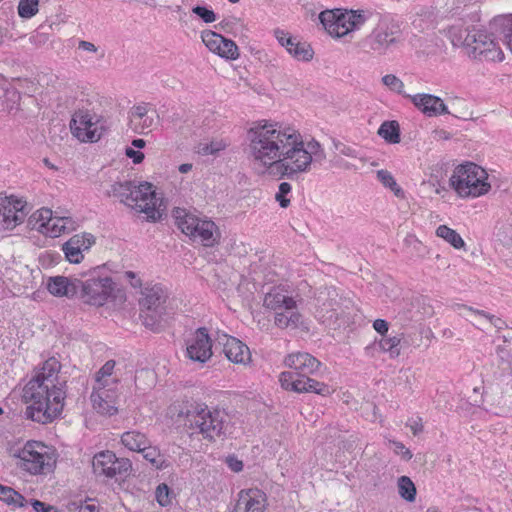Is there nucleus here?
Here are the masks:
<instances>
[{
    "label": "nucleus",
    "instance_id": "obj_1",
    "mask_svg": "<svg viewBox=\"0 0 512 512\" xmlns=\"http://www.w3.org/2000/svg\"><path fill=\"white\" fill-rule=\"evenodd\" d=\"M247 139L248 158L255 166L263 170L273 168L288 179L307 173L313 162L326 158L318 141L305 143L298 130L279 123H256L248 130Z\"/></svg>",
    "mask_w": 512,
    "mask_h": 512
},
{
    "label": "nucleus",
    "instance_id": "obj_2",
    "mask_svg": "<svg viewBox=\"0 0 512 512\" xmlns=\"http://www.w3.org/2000/svg\"><path fill=\"white\" fill-rule=\"evenodd\" d=\"M60 370V362L51 357L25 385L23 398L29 404L25 410L27 419L47 424L60 416L66 398V380L59 376Z\"/></svg>",
    "mask_w": 512,
    "mask_h": 512
},
{
    "label": "nucleus",
    "instance_id": "obj_3",
    "mask_svg": "<svg viewBox=\"0 0 512 512\" xmlns=\"http://www.w3.org/2000/svg\"><path fill=\"white\" fill-rule=\"evenodd\" d=\"M108 196L116 197L121 203L146 215V220L156 222L165 215L167 205L153 189V185L142 182L136 186L131 181L115 182L107 191Z\"/></svg>",
    "mask_w": 512,
    "mask_h": 512
},
{
    "label": "nucleus",
    "instance_id": "obj_4",
    "mask_svg": "<svg viewBox=\"0 0 512 512\" xmlns=\"http://www.w3.org/2000/svg\"><path fill=\"white\" fill-rule=\"evenodd\" d=\"M285 363L292 371L282 372L279 381L285 390L297 393H316L322 396L330 395L333 389L322 382L309 377L316 372L321 363L309 353H293L286 357Z\"/></svg>",
    "mask_w": 512,
    "mask_h": 512
},
{
    "label": "nucleus",
    "instance_id": "obj_5",
    "mask_svg": "<svg viewBox=\"0 0 512 512\" xmlns=\"http://www.w3.org/2000/svg\"><path fill=\"white\" fill-rule=\"evenodd\" d=\"M177 413L192 433L201 434L206 440L215 441L228 431V416L218 409L210 410L206 405L186 402L179 405Z\"/></svg>",
    "mask_w": 512,
    "mask_h": 512
},
{
    "label": "nucleus",
    "instance_id": "obj_6",
    "mask_svg": "<svg viewBox=\"0 0 512 512\" xmlns=\"http://www.w3.org/2000/svg\"><path fill=\"white\" fill-rule=\"evenodd\" d=\"M316 317L326 327L336 330L350 320L352 299L341 296L335 287L321 289L317 296Z\"/></svg>",
    "mask_w": 512,
    "mask_h": 512
},
{
    "label": "nucleus",
    "instance_id": "obj_7",
    "mask_svg": "<svg viewBox=\"0 0 512 512\" xmlns=\"http://www.w3.org/2000/svg\"><path fill=\"white\" fill-rule=\"evenodd\" d=\"M487 172L479 165L468 162L459 165L450 178V184L461 197H479L491 188Z\"/></svg>",
    "mask_w": 512,
    "mask_h": 512
},
{
    "label": "nucleus",
    "instance_id": "obj_8",
    "mask_svg": "<svg viewBox=\"0 0 512 512\" xmlns=\"http://www.w3.org/2000/svg\"><path fill=\"white\" fill-rule=\"evenodd\" d=\"M167 298L168 294L161 285H153L143 290L140 299V316L145 327L154 331L159 330L166 315Z\"/></svg>",
    "mask_w": 512,
    "mask_h": 512
},
{
    "label": "nucleus",
    "instance_id": "obj_9",
    "mask_svg": "<svg viewBox=\"0 0 512 512\" xmlns=\"http://www.w3.org/2000/svg\"><path fill=\"white\" fill-rule=\"evenodd\" d=\"M175 220L178 228L195 241H200L206 247L217 243V226L211 220H202L183 209H176Z\"/></svg>",
    "mask_w": 512,
    "mask_h": 512
},
{
    "label": "nucleus",
    "instance_id": "obj_10",
    "mask_svg": "<svg viewBox=\"0 0 512 512\" xmlns=\"http://www.w3.org/2000/svg\"><path fill=\"white\" fill-rule=\"evenodd\" d=\"M48 447L39 441H28L14 454L20 460L19 466L30 474L50 472L55 459Z\"/></svg>",
    "mask_w": 512,
    "mask_h": 512
},
{
    "label": "nucleus",
    "instance_id": "obj_11",
    "mask_svg": "<svg viewBox=\"0 0 512 512\" xmlns=\"http://www.w3.org/2000/svg\"><path fill=\"white\" fill-rule=\"evenodd\" d=\"M95 273L84 281L80 280L77 297L86 304L102 306L111 296L114 283L110 277L96 276Z\"/></svg>",
    "mask_w": 512,
    "mask_h": 512
},
{
    "label": "nucleus",
    "instance_id": "obj_12",
    "mask_svg": "<svg viewBox=\"0 0 512 512\" xmlns=\"http://www.w3.org/2000/svg\"><path fill=\"white\" fill-rule=\"evenodd\" d=\"M401 32L395 25L380 22L365 38L364 46L378 55H384L393 45L401 41Z\"/></svg>",
    "mask_w": 512,
    "mask_h": 512
},
{
    "label": "nucleus",
    "instance_id": "obj_13",
    "mask_svg": "<svg viewBox=\"0 0 512 512\" xmlns=\"http://www.w3.org/2000/svg\"><path fill=\"white\" fill-rule=\"evenodd\" d=\"M464 44L472 47V53L475 58L483 56L485 59L492 61H502L504 59L503 52L496 46L493 39L484 32H468L464 39Z\"/></svg>",
    "mask_w": 512,
    "mask_h": 512
},
{
    "label": "nucleus",
    "instance_id": "obj_14",
    "mask_svg": "<svg viewBox=\"0 0 512 512\" xmlns=\"http://www.w3.org/2000/svg\"><path fill=\"white\" fill-rule=\"evenodd\" d=\"M92 120L93 117L88 111H76L70 122V129L72 134L83 142L98 141L102 136V128H99L98 123L93 122Z\"/></svg>",
    "mask_w": 512,
    "mask_h": 512
},
{
    "label": "nucleus",
    "instance_id": "obj_15",
    "mask_svg": "<svg viewBox=\"0 0 512 512\" xmlns=\"http://www.w3.org/2000/svg\"><path fill=\"white\" fill-rule=\"evenodd\" d=\"M212 340L206 328H199L187 341V357L198 363L207 362L212 356Z\"/></svg>",
    "mask_w": 512,
    "mask_h": 512
},
{
    "label": "nucleus",
    "instance_id": "obj_16",
    "mask_svg": "<svg viewBox=\"0 0 512 512\" xmlns=\"http://www.w3.org/2000/svg\"><path fill=\"white\" fill-rule=\"evenodd\" d=\"M26 202L13 196L0 198V218L6 229L22 223L27 215Z\"/></svg>",
    "mask_w": 512,
    "mask_h": 512
},
{
    "label": "nucleus",
    "instance_id": "obj_17",
    "mask_svg": "<svg viewBox=\"0 0 512 512\" xmlns=\"http://www.w3.org/2000/svg\"><path fill=\"white\" fill-rule=\"evenodd\" d=\"M267 505L266 494L257 488L242 490L233 512H265Z\"/></svg>",
    "mask_w": 512,
    "mask_h": 512
},
{
    "label": "nucleus",
    "instance_id": "obj_18",
    "mask_svg": "<svg viewBox=\"0 0 512 512\" xmlns=\"http://www.w3.org/2000/svg\"><path fill=\"white\" fill-rule=\"evenodd\" d=\"M274 35L279 44L287 50V52L299 61H309L313 58V49L306 42L297 41L288 32L280 29L274 31Z\"/></svg>",
    "mask_w": 512,
    "mask_h": 512
},
{
    "label": "nucleus",
    "instance_id": "obj_19",
    "mask_svg": "<svg viewBox=\"0 0 512 512\" xmlns=\"http://www.w3.org/2000/svg\"><path fill=\"white\" fill-rule=\"evenodd\" d=\"M319 20L331 36L339 38L349 33L346 11L325 10L319 14Z\"/></svg>",
    "mask_w": 512,
    "mask_h": 512
},
{
    "label": "nucleus",
    "instance_id": "obj_20",
    "mask_svg": "<svg viewBox=\"0 0 512 512\" xmlns=\"http://www.w3.org/2000/svg\"><path fill=\"white\" fill-rule=\"evenodd\" d=\"M94 243L93 235L76 234L63 244L62 250L70 263L78 264L83 259V251L88 250Z\"/></svg>",
    "mask_w": 512,
    "mask_h": 512
},
{
    "label": "nucleus",
    "instance_id": "obj_21",
    "mask_svg": "<svg viewBox=\"0 0 512 512\" xmlns=\"http://www.w3.org/2000/svg\"><path fill=\"white\" fill-rule=\"evenodd\" d=\"M412 103L426 116L435 117L442 114H449L447 106L443 100L432 94L408 95Z\"/></svg>",
    "mask_w": 512,
    "mask_h": 512
},
{
    "label": "nucleus",
    "instance_id": "obj_22",
    "mask_svg": "<svg viewBox=\"0 0 512 512\" xmlns=\"http://www.w3.org/2000/svg\"><path fill=\"white\" fill-rule=\"evenodd\" d=\"M80 279L65 276L50 277L47 282L48 291L56 297L72 298L78 295Z\"/></svg>",
    "mask_w": 512,
    "mask_h": 512
},
{
    "label": "nucleus",
    "instance_id": "obj_23",
    "mask_svg": "<svg viewBox=\"0 0 512 512\" xmlns=\"http://www.w3.org/2000/svg\"><path fill=\"white\" fill-rule=\"evenodd\" d=\"M223 352L231 362L237 364H247L251 359L249 348L235 337L227 338Z\"/></svg>",
    "mask_w": 512,
    "mask_h": 512
},
{
    "label": "nucleus",
    "instance_id": "obj_24",
    "mask_svg": "<svg viewBox=\"0 0 512 512\" xmlns=\"http://www.w3.org/2000/svg\"><path fill=\"white\" fill-rule=\"evenodd\" d=\"M109 387L94 386L91 394V401L93 408L100 414L114 415L117 412L115 401L113 399H106Z\"/></svg>",
    "mask_w": 512,
    "mask_h": 512
},
{
    "label": "nucleus",
    "instance_id": "obj_25",
    "mask_svg": "<svg viewBox=\"0 0 512 512\" xmlns=\"http://www.w3.org/2000/svg\"><path fill=\"white\" fill-rule=\"evenodd\" d=\"M301 319L302 315L299 313L297 304L295 303V306L283 308V310L275 312L274 324L281 329H295L299 326Z\"/></svg>",
    "mask_w": 512,
    "mask_h": 512
},
{
    "label": "nucleus",
    "instance_id": "obj_26",
    "mask_svg": "<svg viewBox=\"0 0 512 512\" xmlns=\"http://www.w3.org/2000/svg\"><path fill=\"white\" fill-rule=\"evenodd\" d=\"M263 304L266 308L278 312V310H283V308L295 306V300L283 292L274 289L265 295Z\"/></svg>",
    "mask_w": 512,
    "mask_h": 512
},
{
    "label": "nucleus",
    "instance_id": "obj_27",
    "mask_svg": "<svg viewBox=\"0 0 512 512\" xmlns=\"http://www.w3.org/2000/svg\"><path fill=\"white\" fill-rule=\"evenodd\" d=\"M121 443L131 451L140 452L149 445V439L144 433L133 430L122 434Z\"/></svg>",
    "mask_w": 512,
    "mask_h": 512
},
{
    "label": "nucleus",
    "instance_id": "obj_28",
    "mask_svg": "<svg viewBox=\"0 0 512 512\" xmlns=\"http://www.w3.org/2000/svg\"><path fill=\"white\" fill-rule=\"evenodd\" d=\"M115 463V454L111 451H102L93 458L92 467L97 475L108 477L112 465Z\"/></svg>",
    "mask_w": 512,
    "mask_h": 512
},
{
    "label": "nucleus",
    "instance_id": "obj_29",
    "mask_svg": "<svg viewBox=\"0 0 512 512\" xmlns=\"http://www.w3.org/2000/svg\"><path fill=\"white\" fill-rule=\"evenodd\" d=\"M115 361L108 360L97 372L96 374V384L95 386H105L109 387L112 384H117L119 382V378L115 373V377L111 378L114 373Z\"/></svg>",
    "mask_w": 512,
    "mask_h": 512
},
{
    "label": "nucleus",
    "instance_id": "obj_30",
    "mask_svg": "<svg viewBox=\"0 0 512 512\" xmlns=\"http://www.w3.org/2000/svg\"><path fill=\"white\" fill-rule=\"evenodd\" d=\"M378 134L390 144H397L401 141L400 126L395 120L383 122L378 130Z\"/></svg>",
    "mask_w": 512,
    "mask_h": 512
},
{
    "label": "nucleus",
    "instance_id": "obj_31",
    "mask_svg": "<svg viewBox=\"0 0 512 512\" xmlns=\"http://www.w3.org/2000/svg\"><path fill=\"white\" fill-rule=\"evenodd\" d=\"M139 453H142L144 459L149 461L152 466L158 470L166 469L169 466L165 457L160 453V450L155 446H151L150 443Z\"/></svg>",
    "mask_w": 512,
    "mask_h": 512
},
{
    "label": "nucleus",
    "instance_id": "obj_32",
    "mask_svg": "<svg viewBox=\"0 0 512 512\" xmlns=\"http://www.w3.org/2000/svg\"><path fill=\"white\" fill-rule=\"evenodd\" d=\"M436 235L447 241L455 249H461L465 246V242L460 234L446 225H440L436 229Z\"/></svg>",
    "mask_w": 512,
    "mask_h": 512
},
{
    "label": "nucleus",
    "instance_id": "obj_33",
    "mask_svg": "<svg viewBox=\"0 0 512 512\" xmlns=\"http://www.w3.org/2000/svg\"><path fill=\"white\" fill-rule=\"evenodd\" d=\"M399 495L408 502H413L416 498V487L408 476H401L397 481Z\"/></svg>",
    "mask_w": 512,
    "mask_h": 512
},
{
    "label": "nucleus",
    "instance_id": "obj_34",
    "mask_svg": "<svg viewBox=\"0 0 512 512\" xmlns=\"http://www.w3.org/2000/svg\"><path fill=\"white\" fill-rule=\"evenodd\" d=\"M0 500L14 507H23L25 498L12 487L0 484Z\"/></svg>",
    "mask_w": 512,
    "mask_h": 512
},
{
    "label": "nucleus",
    "instance_id": "obj_35",
    "mask_svg": "<svg viewBox=\"0 0 512 512\" xmlns=\"http://www.w3.org/2000/svg\"><path fill=\"white\" fill-rule=\"evenodd\" d=\"M373 15H370L364 10H346V18L348 23L349 32L355 29H359L368 19Z\"/></svg>",
    "mask_w": 512,
    "mask_h": 512
},
{
    "label": "nucleus",
    "instance_id": "obj_36",
    "mask_svg": "<svg viewBox=\"0 0 512 512\" xmlns=\"http://www.w3.org/2000/svg\"><path fill=\"white\" fill-rule=\"evenodd\" d=\"M53 217L54 216L52 210L48 208H41L30 216L29 223L32 224L33 222H35L34 226L36 224H39L37 229L42 231L43 229H46V226L48 224H51V221H53Z\"/></svg>",
    "mask_w": 512,
    "mask_h": 512
},
{
    "label": "nucleus",
    "instance_id": "obj_37",
    "mask_svg": "<svg viewBox=\"0 0 512 512\" xmlns=\"http://www.w3.org/2000/svg\"><path fill=\"white\" fill-rule=\"evenodd\" d=\"M378 180L387 188H389L397 197H403L404 192L401 187L396 183L393 175L387 170L377 171Z\"/></svg>",
    "mask_w": 512,
    "mask_h": 512
},
{
    "label": "nucleus",
    "instance_id": "obj_38",
    "mask_svg": "<svg viewBox=\"0 0 512 512\" xmlns=\"http://www.w3.org/2000/svg\"><path fill=\"white\" fill-rule=\"evenodd\" d=\"M111 470L109 471L108 478L116 476L125 477L129 474L132 464L127 458H117L115 456V463H113Z\"/></svg>",
    "mask_w": 512,
    "mask_h": 512
},
{
    "label": "nucleus",
    "instance_id": "obj_39",
    "mask_svg": "<svg viewBox=\"0 0 512 512\" xmlns=\"http://www.w3.org/2000/svg\"><path fill=\"white\" fill-rule=\"evenodd\" d=\"M216 54L222 58L235 60L239 57L238 47L234 41L230 39H226L223 37V42L221 43L219 50L216 51Z\"/></svg>",
    "mask_w": 512,
    "mask_h": 512
},
{
    "label": "nucleus",
    "instance_id": "obj_40",
    "mask_svg": "<svg viewBox=\"0 0 512 512\" xmlns=\"http://www.w3.org/2000/svg\"><path fill=\"white\" fill-rule=\"evenodd\" d=\"M201 38L206 47L213 53L219 50L223 42V36L211 30L203 31Z\"/></svg>",
    "mask_w": 512,
    "mask_h": 512
},
{
    "label": "nucleus",
    "instance_id": "obj_41",
    "mask_svg": "<svg viewBox=\"0 0 512 512\" xmlns=\"http://www.w3.org/2000/svg\"><path fill=\"white\" fill-rule=\"evenodd\" d=\"M226 147L227 143L225 141L213 140L209 143H199L197 146V152L201 155H215Z\"/></svg>",
    "mask_w": 512,
    "mask_h": 512
},
{
    "label": "nucleus",
    "instance_id": "obj_42",
    "mask_svg": "<svg viewBox=\"0 0 512 512\" xmlns=\"http://www.w3.org/2000/svg\"><path fill=\"white\" fill-rule=\"evenodd\" d=\"M71 222L70 217H53L51 224L46 226V232H49L51 237H58L62 232H65L66 225Z\"/></svg>",
    "mask_w": 512,
    "mask_h": 512
},
{
    "label": "nucleus",
    "instance_id": "obj_43",
    "mask_svg": "<svg viewBox=\"0 0 512 512\" xmlns=\"http://www.w3.org/2000/svg\"><path fill=\"white\" fill-rule=\"evenodd\" d=\"M38 6V0H20L18 14L22 18L29 19L38 13Z\"/></svg>",
    "mask_w": 512,
    "mask_h": 512
},
{
    "label": "nucleus",
    "instance_id": "obj_44",
    "mask_svg": "<svg viewBox=\"0 0 512 512\" xmlns=\"http://www.w3.org/2000/svg\"><path fill=\"white\" fill-rule=\"evenodd\" d=\"M400 341V338L397 336L382 338L379 346L383 351L389 352L391 357H397L400 355Z\"/></svg>",
    "mask_w": 512,
    "mask_h": 512
},
{
    "label": "nucleus",
    "instance_id": "obj_45",
    "mask_svg": "<svg viewBox=\"0 0 512 512\" xmlns=\"http://www.w3.org/2000/svg\"><path fill=\"white\" fill-rule=\"evenodd\" d=\"M382 83L393 92H397L398 94L404 93L403 81L393 74L383 76Z\"/></svg>",
    "mask_w": 512,
    "mask_h": 512
},
{
    "label": "nucleus",
    "instance_id": "obj_46",
    "mask_svg": "<svg viewBox=\"0 0 512 512\" xmlns=\"http://www.w3.org/2000/svg\"><path fill=\"white\" fill-rule=\"evenodd\" d=\"M461 308H463L464 310H467L471 313H473L474 315L476 316H481V317H484L485 319H487L494 327L500 329L502 328V325L504 324V322L500 319V318H497L496 316L494 315H491V314H488L486 313L485 311L483 310H477V309H473L472 307H468V306H461Z\"/></svg>",
    "mask_w": 512,
    "mask_h": 512
},
{
    "label": "nucleus",
    "instance_id": "obj_47",
    "mask_svg": "<svg viewBox=\"0 0 512 512\" xmlns=\"http://www.w3.org/2000/svg\"><path fill=\"white\" fill-rule=\"evenodd\" d=\"M291 191V185L287 182H282L279 185L278 192L276 193V200L279 202L280 207L287 208L290 204V199H288L286 196Z\"/></svg>",
    "mask_w": 512,
    "mask_h": 512
},
{
    "label": "nucleus",
    "instance_id": "obj_48",
    "mask_svg": "<svg viewBox=\"0 0 512 512\" xmlns=\"http://www.w3.org/2000/svg\"><path fill=\"white\" fill-rule=\"evenodd\" d=\"M156 112L152 111L151 115L147 114L143 119H140L138 123L133 124V130L136 133H143L145 129H150L154 125Z\"/></svg>",
    "mask_w": 512,
    "mask_h": 512
},
{
    "label": "nucleus",
    "instance_id": "obj_49",
    "mask_svg": "<svg viewBox=\"0 0 512 512\" xmlns=\"http://www.w3.org/2000/svg\"><path fill=\"white\" fill-rule=\"evenodd\" d=\"M192 12L200 17L205 23H212L217 19L214 11L205 6H195L192 8Z\"/></svg>",
    "mask_w": 512,
    "mask_h": 512
},
{
    "label": "nucleus",
    "instance_id": "obj_50",
    "mask_svg": "<svg viewBox=\"0 0 512 512\" xmlns=\"http://www.w3.org/2000/svg\"><path fill=\"white\" fill-rule=\"evenodd\" d=\"M389 443L394 446V452L397 455H400L405 461H409L412 459V452L408 448H406L402 442L390 440Z\"/></svg>",
    "mask_w": 512,
    "mask_h": 512
},
{
    "label": "nucleus",
    "instance_id": "obj_51",
    "mask_svg": "<svg viewBox=\"0 0 512 512\" xmlns=\"http://www.w3.org/2000/svg\"><path fill=\"white\" fill-rule=\"evenodd\" d=\"M503 42L512 51V15L506 20L503 25Z\"/></svg>",
    "mask_w": 512,
    "mask_h": 512
},
{
    "label": "nucleus",
    "instance_id": "obj_52",
    "mask_svg": "<svg viewBox=\"0 0 512 512\" xmlns=\"http://www.w3.org/2000/svg\"><path fill=\"white\" fill-rule=\"evenodd\" d=\"M169 487L162 483L156 489V499L161 506H165L169 503Z\"/></svg>",
    "mask_w": 512,
    "mask_h": 512
},
{
    "label": "nucleus",
    "instance_id": "obj_53",
    "mask_svg": "<svg viewBox=\"0 0 512 512\" xmlns=\"http://www.w3.org/2000/svg\"><path fill=\"white\" fill-rule=\"evenodd\" d=\"M129 114H130V122H131V124H134L135 118L143 119L147 114H149L147 105L142 104V105L133 106L131 108Z\"/></svg>",
    "mask_w": 512,
    "mask_h": 512
},
{
    "label": "nucleus",
    "instance_id": "obj_54",
    "mask_svg": "<svg viewBox=\"0 0 512 512\" xmlns=\"http://www.w3.org/2000/svg\"><path fill=\"white\" fill-rule=\"evenodd\" d=\"M334 147L340 154L344 156L351 158H357L358 156L357 151L353 147L345 145L344 143L334 142Z\"/></svg>",
    "mask_w": 512,
    "mask_h": 512
},
{
    "label": "nucleus",
    "instance_id": "obj_55",
    "mask_svg": "<svg viewBox=\"0 0 512 512\" xmlns=\"http://www.w3.org/2000/svg\"><path fill=\"white\" fill-rule=\"evenodd\" d=\"M31 504L35 512H59L54 506L46 505L39 500H32Z\"/></svg>",
    "mask_w": 512,
    "mask_h": 512
},
{
    "label": "nucleus",
    "instance_id": "obj_56",
    "mask_svg": "<svg viewBox=\"0 0 512 512\" xmlns=\"http://www.w3.org/2000/svg\"><path fill=\"white\" fill-rule=\"evenodd\" d=\"M125 154L128 158L132 159L134 164H140L144 160V154L131 147L126 148Z\"/></svg>",
    "mask_w": 512,
    "mask_h": 512
},
{
    "label": "nucleus",
    "instance_id": "obj_57",
    "mask_svg": "<svg viewBox=\"0 0 512 512\" xmlns=\"http://www.w3.org/2000/svg\"><path fill=\"white\" fill-rule=\"evenodd\" d=\"M226 463L228 467L234 472H240L243 470V462L235 456H228Z\"/></svg>",
    "mask_w": 512,
    "mask_h": 512
},
{
    "label": "nucleus",
    "instance_id": "obj_58",
    "mask_svg": "<svg viewBox=\"0 0 512 512\" xmlns=\"http://www.w3.org/2000/svg\"><path fill=\"white\" fill-rule=\"evenodd\" d=\"M373 328L381 335H385L388 332L389 325L386 320L376 319L373 323Z\"/></svg>",
    "mask_w": 512,
    "mask_h": 512
},
{
    "label": "nucleus",
    "instance_id": "obj_59",
    "mask_svg": "<svg viewBox=\"0 0 512 512\" xmlns=\"http://www.w3.org/2000/svg\"><path fill=\"white\" fill-rule=\"evenodd\" d=\"M409 427L414 435H418V434L422 433L423 432L422 419L417 418L416 420H413L409 424Z\"/></svg>",
    "mask_w": 512,
    "mask_h": 512
},
{
    "label": "nucleus",
    "instance_id": "obj_60",
    "mask_svg": "<svg viewBox=\"0 0 512 512\" xmlns=\"http://www.w3.org/2000/svg\"><path fill=\"white\" fill-rule=\"evenodd\" d=\"M79 48L84 51L93 52V53L97 52V50H98L97 47L93 43H91L89 41H85V40H81L79 42Z\"/></svg>",
    "mask_w": 512,
    "mask_h": 512
},
{
    "label": "nucleus",
    "instance_id": "obj_61",
    "mask_svg": "<svg viewBox=\"0 0 512 512\" xmlns=\"http://www.w3.org/2000/svg\"><path fill=\"white\" fill-rule=\"evenodd\" d=\"M146 145V142L143 140V139H134L132 141V146H134L135 148H138V149H141V148H144Z\"/></svg>",
    "mask_w": 512,
    "mask_h": 512
},
{
    "label": "nucleus",
    "instance_id": "obj_62",
    "mask_svg": "<svg viewBox=\"0 0 512 512\" xmlns=\"http://www.w3.org/2000/svg\"><path fill=\"white\" fill-rule=\"evenodd\" d=\"M79 510H85V511H90V512H98L97 508H96V506L94 504L82 505V506H80Z\"/></svg>",
    "mask_w": 512,
    "mask_h": 512
},
{
    "label": "nucleus",
    "instance_id": "obj_63",
    "mask_svg": "<svg viewBox=\"0 0 512 512\" xmlns=\"http://www.w3.org/2000/svg\"><path fill=\"white\" fill-rule=\"evenodd\" d=\"M191 168H192L191 164L185 163V164H182L179 166V171L181 173H187L188 171L191 170Z\"/></svg>",
    "mask_w": 512,
    "mask_h": 512
},
{
    "label": "nucleus",
    "instance_id": "obj_64",
    "mask_svg": "<svg viewBox=\"0 0 512 512\" xmlns=\"http://www.w3.org/2000/svg\"><path fill=\"white\" fill-rule=\"evenodd\" d=\"M231 24V21L230 20H223L221 21V23L219 24L221 26V28L224 30V31H228V28Z\"/></svg>",
    "mask_w": 512,
    "mask_h": 512
}]
</instances>
